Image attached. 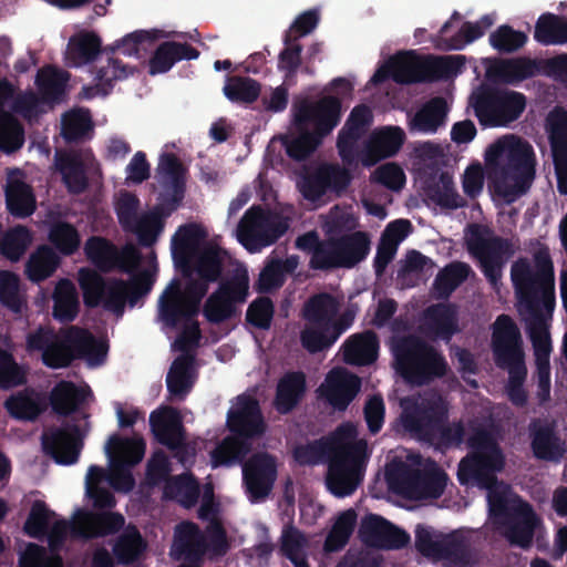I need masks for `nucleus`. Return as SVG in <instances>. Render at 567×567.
Listing matches in <instances>:
<instances>
[{
	"label": "nucleus",
	"instance_id": "43",
	"mask_svg": "<svg viewBox=\"0 0 567 567\" xmlns=\"http://www.w3.org/2000/svg\"><path fill=\"white\" fill-rule=\"evenodd\" d=\"M61 264V258L53 247L39 246L25 264V275L30 281L39 284L51 277Z\"/></svg>",
	"mask_w": 567,
	"mask_h": 567
},
{
	"label": "nucleus",
	"instance_id": "31",
	"mask_svg": "<svg viewBox=\"0 0 567 567\" xmlns=\"http://www.w3.org/2000/svg\"><path fill=\"white\" fill-rule=\"evenodd\" d=\"M306 375L301 371L287 372L278 382L275 408L280 414L290 413L306 392Z\"/></svg>",
	"mask_w": 567,
	"mask_h": 567
},
{
	"label": "nucleus",
	"instance_id": "4",
	"mask_svg": "<svg viewBox=\"0 0 567 567\" xmlns=\"http://www.w3.org/2000/svg\"><path fill=\"white\" fill-rule=\"evenodd\" d=\"M492 353L497 368L507 371L506 393L508 400L518 408L527 404L524 389L528 370L520 330L508 315H499L493 323Z\"/></svg>",
	"mask_w": 567,
	"mask_h": 567
},
{
	"label": "nucleus",
	"instance_id": "35",
	"mask_svg": "<svg viewBox=\"0 0 567 567\" xmlns=\"http://www.w3.org/2000/svg\"><path fill=\"white\" fill-rule=\"evenodd\" d=\"M343 359L349 364L368 365L378 358L379 341L373 331L349 337L343 346Z\"/></svg>",
	"mask_w": 567,
	"mask_h": 567
},
{
	"label": "nucleus",
	"instance_id": "1",
	"mask_svg": "<svg viewBox=\"0 0 567 567\" xmlns=\"http://www.w3.org/2000/svg\"><path fill=\"white\" fill-rule=\"evenodd\" d=\"M342 101L327 95L317 102L307 100L293 106L295 137H285L282 144L287 155L297 162L307 159L322 143L323 138L339 125Z\"/></svg>",
	"mask_w": 567,
	"mask_h": 567
},
{
	"label": "nucleus",
	"instance_id": "63",
	"mask_svg": "<svg viewBox=\"0 0 567 567\" xmlns=\"http://www.w3.org/2000/svg\"><path fill=\"white\" fill-rule=\"evenodd\" d=\"M24 127L11 113L0 114V151L11 154L24 144Z\"/></svg>",
	"mask_w": 567,
	"mask_h": 567
},
{
	"label": "nucleus",
	"instance_id": "50",
	"mask_svg": "<svg viewBox=\"0 0 567 567\" xmlns=\"http://www.w3.org/2000/svg\"><path fill=\"white\" fill-rule=\"evenodd\" d=\"M534 38L544 45L567 43V22L563 17L543 13L536 24Z\"/></svg>",
	"mask_w": 567,
	"mask_h": 567
},
{
	"label": "nucleus",
	"instance_id": "46",
	"mask_svg": "<svg viewBox=\"0 0 567 567\" xmlns=\"http://www.w3.org/2000/svg\"><path fill=\"white\" fill-rule=\"evenodd\" d=\"M163 217V209L154 207L152 210L142 214L132 225L126 233L136 235L138 244L142 247L148 248L156 244L158 237L164 230L165 221Z\"/></svg>",
	"mask_w": 567,
	"mask_h": 567
},
{
	"label": "nucleus",
	"instance_id": "36",
	"mask_svg": "<svg viewBox=\"0 0 567 567\" xmlns=\"http://www.w3.org/2000/svg\"><path fill=\"white\" fill-rule=\"evenodd\" d=\"M89 392L90 390L79 388L72 381L62 380L52 388L48 405H51L55 414L69 416L85 401Z\"/></svg>",
	"mask_w": 567,
	"mask_h": 567
},
{
	"label": "nucleus",
	"instance_id": "17",
	"mask_svg": "<svg viewBox=\"0 0 567 567\" xmlns=\"http://www.w3.org/2000/svg\"><path fill=\"white\" fill-rule=\"evenodd\" d=\"M543 525L532 504L520 497L511 514L497 525V529L512 545L522 549L532 547L536 530Z\"/></svg>",
	"mask_w": 567,
	"mask_h": 567
},
{
	"label": "nucleus",
	"instance_id": "32",
	"mask_svg": "<svg viewBox=\"0 0 567 567\" xmlns=\"http://www.w3.org/2000/svg\"><path fill=\"white\" fill-rule=\"evenodd\" d=\"M54 165L70 194L79 195L85 192L89 179L84 164L78 155L58 151L54 155Z\"/></svg>",
	"mask_w": 567,
	"mask_h": 567
},
{
	"label": "nucleus",
	"instance_id": "34",
	"mask_svg": "<svg viewBox=\"0 0 567 567\" xmlns=\"http://www.w3.org/2000/svg\"><path fill=\"white\" fill-rule=\"evenodd\" d=\"M124 523V516L120 513L91 512L82 517L79 534L86 539L104 537L121 530Z\"/></svg>",
	"mask_w": 567,
	"mask_h": 567
},
{
	"label": "nucleus",
	"instance_id": "7",
	"mask_svg": "<svg viewBox=\"0 0 567 567\" xmlns=\"http://www.w3.org/2000/svg\"><path fill=\"white\" fill-rule=\"evenodd\" d=\"M536 270L532 269L526 258L512 264L511 280L518 300L530 310H537L540 302L548 311L555 307L554 264L546 246L534 254Z\"/></svg>",
	"mask_w": 567,
	"mask_h": 567
},
{
	"label": "nucleus",
	"instance_id": "16",
	"mask_svg": "<svg viewBox=\"0 0 567 567\" xmlns=\"http://www.w3.org/2000/svg\"><path fill=\"white\" fill-rule=\"evenodd\" d=\"M350 172L339 164L322 163L300 174L297 186L305 199L317 202L328 193L341 195L351 183Z\"/></svg>",
	"mask_w": 567,
	"mask_h": 567
},
{
	"label": "nucleus",
	"instance_id": "12",
	"mask_svg": "<svg viewBox=\"0 0 567 567\" xmlns=\"http://www.w3.org/2000/svg\"><path fill=\"white\" fill-rule=\"evenodd\" d=\"M210 282L200 277L194 279L190 276L185 287L182 288L181 281L174 278L158 299V318L163 324L175 329L181 320L196 318Z\"/></svg>",
	"mask_w": 567,
	"mask_h": 567
},
{
	"label": "nucleus",
	"instance_id": "58",
	"mask_svg": "<svg viewBox=\"0 0 567 567\" xmlns=\"http://www.w3.org/2000/svg\"><path fill=\"white\" fill-rule=\"evenodd\" d=\"M470 266L464 262H454L441 270L433 282V288L441 299H447L452 292L467 279Z\"/></svg>",
	"mask_w": 567,
	"mask_h": 567
},
{
	"label": "nucleus",
	"instance_id": "57",
	"mask_svg": "<svg viewBox=\"0 0 567 567\" xmlns=\"http://www.w3.org/2000/svg\"><path fill=\"white\" fill-rule=\"evenodd\" d=\"M357 518L358 515L352 508L342 512L338 516L324 540L327 551H338L348 544L354 530Z\"/></svg>",
	"mask_w": 567,
	"mask_h": 567
},
{
	"label": "nucleus",
	"instance_id": "38",
	"mask_svg": "<svg viewBox=\"0 0 567 567\" xmlns=\"http://www.w3.org/2000/svg\"><path fill=\"white\" fill-rule=\"evenodd\" d=\"M340 303L328 292L311 296L303 306V318L316 327L330 330V324L339 311Z\"/></svg>",
	"mask_w": 567,
	"mask_h": 567
},
{
	"label": "nucleus",
	"instance_id": "3",
	"mask_svg": "<svg viewBox=\"0 0 567 567\" xmlns=\"http://www.w3.org/2000/svg\"><path fill=\"white\" fill-rule=\"evenodd\" d=\"M504 152L505 146L501 141L489 146L486 153L491 168L488 178L495 194L512 203L532 186L535 178V155L533 147L520 140L508 147L506 162L501 164L497 159Z\"/></svg>",
	"mask_w": 567,
	"mask_h": 567
},
{
	"label": "nucleus",
	"instance_id": "13",
	"mask_svg": "<svg viewBox=\"0 0 567 567\" xmlns=\"http://www.w3.org/2000/svg\"><path fill=\"white\" fill-rule=\"evenodd\" d=\"M471 105L482 126L501 127L519 118L526 107V97L516 91L482 86L471 96Z\"/></svg>",
	"mask_w": 567,
	"mask_h": 567
},
{
	"label": "nucleus",
	"instance_id": "48",
	"mask_svg": "<svg viewBox=\"0 0 567 567\" xmlns=\"http://www.w3.org/2000/svg\"><path fill=\"white\" fill-rule=\"evenodd\" d=\"M425 194L432 203L441 208L457 209L467 205V202L456 192L453 178L449 173H442L437 182L426 187Z\"/></svg>",
	"mask_w": 567,
	"mask_h": 567
},
{
	"label": "nucleus",
	"instance_id": "59",
	"mask_svg": "<svg viewBox=\"0 0 567 567\" xmlns=\"http://www.w3.org/2000/svg\"><path fill=\"white\" fill-rule=\"evenodd\" d=\"M49 241L60 254L73 255L80 247L81 239L78 229L68 221H55L48 235Z\"/></svg>",
	"mask_w": 567,
	"mask_h": 567
},
{
	"label": "nucleus",
	"instance_id": "25",
	"mask_svg": "<svg viewBox=\"0 0 567 567\" xmlns=\"http://www.w3.org/2000/svg\"><path fill=\"white\" fill-rule=\"evenodd\" d=\"M372 121V111L368 105L360 104L352 109L337 140V148L343 161L353 158L355 145L368 132Z\"/></svg>",
	"mask_w": 567,
	"mask_h": 567
},
{
	"label": "nucleus",
	"instance_id": "19",
	"mask_svg": "<svg viewBox=\"0 0 567 567\" xmlns=\"http://www.w3.org/2000/svg\"><path fill=\"white\" fill-rule=\"evenodd\" d=\"M226 425L231 434L258 439L265 434L267 425L257 399L239 395L236 405L227 413Z\"/></svg>",
	"mask_w": 567,
	"mask_h": 567
},
{
	"label": "nucleus",
	"instance_id": "14",
	"mask_svg": "<svg viewBox=\"0 0 567 567\" xmlns=\"http://www.w3.org/2000/svg\"><path fill=\"white\" fill-rule=\"evenodd\" d=\"M386 480L408 496L415 499L439 498L444 493L447 474L433 460H426L421 468L399 463L386 471Z\"/></svg>",
	"mask_w": 567,
	"mask_h": 567
},
{
	"label": "nucleus",
	"instance_id": "52",
	"mask_svg": "<svg viewBox=\"0 0 567 567\" xmlns=\"http://www.w3.org/2000/svg\"><path fill=\"white\" fill-rule=\"evenodd\" d=\"M145 549L146 543L140 530L132 526L117 537L113 546V554L120 564L130 565L138 560Z\"/></svg>",
	"mask_w": 567,
	"mask_h": 567
},
{
	"label": "nucleus",
	"instance_id": "30",
	"mask_svg": "<svg viewBox=\"0 0 567 567\" xmlns=\"http://www.w3.org/2000/svg\"><path fill=\"white\" fill-rule=\"evenodd\" d=\"M340 259L341 269H352L362 262L371 249V240L367 233L354 231L333 237Z\"/></svg>",
	"mask_w": 567,
	"mask_h": 567
},
{
	"label": "nucleus",
	"instance_id": "20",
	"mask_svg": "<svg viewBox=\"0 0 567 567\" xmlns=\"http://www.w3.org/2000/svg\"><path fill=\"white\" fill-rule=\"evenodd\" d=\"M41 443L43 452L62 465L76 463L82 449L76 425L50 427L43 432Z\"/></svg>",
	"mask_w": 567,
	"mask_h": 567
},
{
	"label": "nucleus",
	"instance_id": "10",
	"mask_svg": "<svg viewBox=\"0 0 567 567\" xmlns=\"http://www.w3.org/2000/svg\"><path fill=\"white\" fill-rule=\"evenodd\" d=\"M466 250L475 258L492 286H497L502 269L514 254L509 239L497 236L486 225L471 223L464 229Z\"/></svg>",
	"mask_w": 567,
	"mask_h": 567
},
{
	"label": "nucleus",
	"instance_id": "39",
	"mask_svg": "<svg viewBox=\"0 0 567 567\" xmlns=\"http://www.w3.org/2000/svg\"><path fill=\"white\" fill-rule=\"evenodd\" d=\"M69 342L75 348L79 359L85 358L92 365H100L105 361L107 342L96 339L89 330L73 326Z\"/></svg>",
	"mask_w": 567,
	"mask_h": 567
},
{
	"label": "nucleus",
	"instance_id": "61",
	"mask_svg": "<svg viewBox=\"0 0 567 567\" xmlns=\"http://www.w3.org/2000/svg\"><path fill=\"white\" fill-rule=\"evenodd\" d=\"M28 382V368L17 362L11 352L0 348V389L10 390Z\"/></svg>",
	"mask_w": 567,
	"mask_h": 567
},
{
	"label": "nucleus",
	"instance_id": "8",
	"mask_svg": "<svg viewBox=\"0 0 567 567\" xmlns=\"http://www.w3.org/2000/svg\"><path fill=\"white\" fill-rule=\"evenodd\" d=\"M473 450L463 457L457 468V480L464 486L491 489L497 483L496 473L505 467V456L493 434L476 429L467 440Z\"/></svg>",
	"mask_w": 567,
	"mask_h": 567
},
{
	"label": "nucleus",
	"instance_id": "6",
	"mask_svg": "<svg viewBox=\"0 0 567 567\" xmlns=\"http://www.w3.org/2000/svg\"><path fill=\"white\" fill-rule=\"evenodd\" d=\"M447 410L441 396L432 395L406 409L402 423L406 431L437 447L458 446L464 439L463 423L445 424Z\"/></svg>",
	"mask_w": 567,
	"mask_h": 567
},
{
	"label": "nucleus",
	"instance_id": "49",
	"mask_svg": "<svg viewBox=\"0 0 567 567\" xmlns=\"http://www.w3.org/2000/svg\"><path fill=\"white\" fill-rule=\"evenodd\" d=\"M194 272L202 279L216 282L223 272L221 249L212 243H206L200 247L195 254Z\"/></svg>",
	"mask_w": 567,
	"mask_h": 567
},
{
	"label": "nucleus",
	"instance_id": "37",
	"mask_svg": "<svg viewBox=\"0 0 567 567\" xmlns=\"http://www.w3.org/2000/svg\"><path fill=\"white\" fill-rule=\"evenodd\" d=\"M447 112V102L444 97H432L411 118L410 131L435 133L444 124Z\"/></svg>",
	"mask_w": 567,
	"mask_h": 567
},
{
	"label": "nucleus",
	"instance_id": "47",
	"mask_svg": "<svg viewBox=\"0 0 567 567\" xmlns=\"http://www.w3.org/2000/svg\"><path fill=\"white\" fill-rule=\"evenodd\" d=\"M405 141V133L399 126H386L372 133L369 151L377 158L383 159L394 156Z\"/></svg>",
	"mask_w": 567,
	"mask_h": 567
},
{
	"label": "nucleus",
	"instance_id": "44",
	"mask_svg": "<svg viewBox=\"0 0 567 567\" xmlns=\"http://www.w3.org/2000/svg\"><path fill=\"white\" fill-rule=\"evenodd\" d=\"M195 362L194 354H181L172 363L166 375L167 391L173 398L184 399L193 388L190 372Z\"/></svg>",
	"mask_w": 567,
	"mask_h": 567
},
{
	"label": "nucleus",
	"instance_id": "64",
	"mask_svg": "<svg viewBox=\"0 0 567 567\" xmlns=\"http://www.w3.org/2000/svg\"><path fill=\"white\" fill-rule=\"evenodd\" d=\"M553 154H567V110L555 107L547 116Z\"/></svg>",
	"mask_w": 567,
	"mask_h": 567
},
{
	"label": "nucleus",
	"instance_id": "22",
	"mask_svg": "<svg viewBox=\"0 0 567 567\" xmlns=\"http://www.w3.org/2000/svg\"><path fill=\"white\" fill-rule=\"evenodd\" d=\"M277 476L276 460L268 453L254 454L243 466V481L254 499L268 496Z\"/></svg>",
	"mask_w": 567,
	"mask_h": 567
},
{
	"label": "nucleus",
	"instance_id": "18",
	"mask_svg": "<svg viewBox=\"0 0 567 567\" xmlns=\"http://www.w3.org/2000/svg\"><path fill=\"white\" fill-rule=\"evenodd\" d=\"M529 449L537 461L559 464L567 454V441L555 420L533 419L528 425Z\"/></svg>",
	"mask_w": 567,
	"mask_h": 567
},
{
	"label": "nucleus",
	"instance_id": "26",
	"mask_svg": "<svg viewBox=\"0 0 567 567\" xmlns=\"http://www.w3.org/2000/svg\"><path fill=\"white\" fill-rule=\"evenodd\" d=\"M150 426L155 440L163 446H175L186 436V429L179 411L173 406H163L150 415Z\"/></svg>",
	"mask_w": 567,
	"mask_h": 567
},
{
	"label": "nucleus",
	"instance_id": "54",
	"mask_svg": "<svg viewBox=\"0 0 567 567\" xmlns=\"http://www.w3.org/2000/svg\"><path fill=\"white\" fill-rule=\"evenodd\" d=\"M0 305L16 315L27 306L20 277L10 270H0Z\"/></svg>",
	"mask_w": 567,
	"mask_h": 567
},
{
	"label": "nucleus",
	"instance_id": "28",
	"mask_svg": "<svg viewBox=\"0 0 567 567\" xmlns=\"http://www.w3.org/2000/svg\"><path fill=\"white\" fill-rule=\"evenodd\" d=\"M4 408L18 421H35L48 409V398L28 386L11 394L4 401Z\"/></svg>",
	"mask_w": 567,
	"mask_h": 567
},
{
	"label": "nucleus",
	"instance_id": "27",
	"mask_svg": "<svg viewBox=\"0 0 567 567\" xmlns=\"http://www.w3.org/2000/svg\"><path fill=\"white\" fill-rule=\"evenodd\" d=\"M493 23V17L485 14L476 22H464L456 34L451 38H446L445 34L451 28V22L446 21L441 27L439 34L434 40L435 48L442 51L462 50L466 44L483 37L485 31L489 29Z\"/></svg>",
	"mask_w": 567,
	"mask_h": 567
},
{
	"label": "nucleus",
	"instance_id": "60",
	"mask_svg": "<svg viewBox=\"0 0 567 567\" xmlns=\"http://www.w3.org/2000/svg\"><path fill=\"white\" fill-rule=\"evenodd\" d=\"M86 258L101 271L112 270L113 258L116 254V246L109 239L101 236L90 237L84 245Z\"/></svg>",
	"mask_w": 567,
	"mask_h": 567
},
{
	"label": "nucleus",
	"instance_id": "11",
	"mask_svg": "<svg viewBox=\"0 0 567 567\" xmlns=\"http://www.w3.org/2000/svg\"><path fill=\"white\" fill-rule=\"evenodd\" d=\"M368 445L363 440L337 442L328 465L326 484L338 497L351 495L361 481L368 460Z\"/></svg>",
	"mask_w": 567,
	"mask_h": 567
},
{
	"label": "nucleus",
	"instance_id": "23",
	"mask_svg": "<svg viewBox=\"0 0 567 567\" xmlns=\"http://www.w3.org/2000/svg\"><path fill=\"white\" fill-rule=\"evenodd\" d=\"M391 78L399 84L430 83L433 80L432 56H420L415 51H403L389 61Z\"/></svg>",
	"mask_w": 567,
	"mask_h": 567
},
{
	"label": "nucleus",
	"instance_id": "41",
	"mask_svg": "<svg viewBox=\"0 0 567 567\" xmlns=\"http://www.w3.org/2000/svg\"><path fill=\"white\" fill-rule=\"evenodd\" d=\"M251 441L238 434L224 437L212 452L213 466H230L244 462L252 449Z\"/></svg>",
	"mask_w": 567,
	"mask_h": 567
},
{
	"label": "nucleus",
	"instance_id": "15",
	"mask_svg": "<svg viewBox=\"0 0 567 567\" xmlns=\"http://www.w3.org/2000/svg\"><path fill=\"white\" fill-rule=\"evenodd\" d=\"M288 229L287 221L260 205L248 208L237 225L238 241L250 252L274 245Z\"/></svg>",
	"mask_w": 567,
	"mask_h": 567
},
{
	"label": "nucleus",
	"instance_id": "45",
	"mask_svg": "<svg viewBox=\"0 0 567 567\" xmlns=\"http://www.w3.org/2000/svg\"><path fill=\"white\" fill-rule=\"evenodd\" d=\"M101 39L94 32H80L72 35L68 43V59L73 66L93 62L101 52Z\"/></svg>",
	"mask_w": 567,
	"mask_h": 567
},
{
	"label": "nucleus",
	"instance_id": "55",
	"mask_svg": "<svg viewBox=\"0 0 567 567\" xmlns=\"http://www.w3.org/2000/svg\"><path fill=\"white\" fill-rule=\"evenodd\" d=\"M73 330L70 327L63 334L62 339L56 334L52 344L44 351L42 362L51 369L68 368L78 358L75 348L69 342V337Z\"/></svg>",
	"mask_w": 567,
	"mask_h": 567
},
{
	"label": "nucleus",
	"instance_id": "21",
	"mask_svg": "<svg viewBox=\"0 0 567 567\" xmlns=\"http://www.w3.org/2000/svg\"><path fill=\"white\" fill-rule=\"evenodd\" d=\"M361 389V379L344 368H333L318 391L334 410L344 411Z\"/></svg>",
	"mask_w": 567,
	"mask_h": 567
},
{
	"label": "nucleus",
	"instance_id": "9",
	"mask_svg": "<svg viewBox=\"0 0 567 567\" xmlns=\"http://www.w3.org/2000/svg\"><path fill=\"white\" fill-rule=\"evenodd\" d=\"M228 549L227 534L220 522H210L204 533L196 523L186 520L175 527L171 554L178 560L198 564L207 554L210 558L223 557Z\"/></svg>",
	"mask_w": 567,
	"mask_h": 567
},
{
	"label": "nucleus",
	"instance_id": "40",
	"mask_svg": "<svg viewBox=\"0 0 567 567\" xmlns=\"http://www.w3.org/2000/svg\"><path fill=\"white\" fill-rule=\"evenodd\" d=\"M69 80V72L47 65L38 71L35 84L44 102L60 103L65 96Z\"/></svg>",
	"mask_w": 567,
	"mask_h": 567
},
{
	"label": "nucleus",
	"instance_id": "33",
	"mask_svg": "<svg viewBox=\"0 0 567 567\" xmlns=\"http://www.w3.org/2000/svg\"><path fill=\"white\" fill-rule=\"evenodd\" d=\"M6 207L16 218H27L37 208V199L31 185L17 178L8 179L4 187Z\"/></svg>",
	"mask_w": 567,
	"mask_h": 567
},
{
	"label": "nucleus",
	"instance_id": "5",
	"mask_svg": "<svg viewBox=\"0 0 567 567\" xmlns=\"http://www.w3.org/2000/svg\"><path fill=\"white\" fill-rule=\"evenodd\" d=\"M390 348L396 372L411 385H427L449 370L444 355L415 334L393 336Z\"/></svg>",
	"mask_w": 567,
	"mask_h": 567
},
{
	"label": "nucleus",
	"instance_id": "42",
	"mask_svg": "<svg viewBox=\"0 0 567 567\" xmlns=\"http://www.w3.org/2000/svg\"><path fill=\"white\" fill-rule=\"evenodd\" d=\"M53 317L63 323L72 322L79 315L80 301L74 284L70 279H61L55 286L53 296Z\"/></svg>",
	"mask_w": 567,
	"mask_h": 567
},
{
	"label": "nucleus",
	"instance_id": "51",
	"mask_svg": "<svg viewBox=\"0 0 567 567\" xmlns=\"http://www.w3.org/2000/svg\"><path fill=\"white\" fill-rule=\"evenodd\" d=\"M433 559L447 560L457 566H466L470 561L466 539L455 533L440 534L439 545Z\"/></svg>",
	"mask_w": 567,
	"mask_h": 567
},
{
	"label": "nucleus",
	"instance_id": "29",
	"mask_svg": "<svg viewBox=\"0 0 567 567\" xmlns=\"http://www.w3.org/2000/svg\"><path fill=\"white\" fill-rule=\"evenodd\" d=\"M427 331L435 338L450 341L458 332L457 310L453 303H436L424 311Z\"/></svg>",
	"mask_w": 567,
	"mask_h": 567
},
{
	"label": "nucleus",
	"instance_id": "56",
	"mask_svg": "<svg viewBox=\"0 0 567 567\" xmlns=\"http://www.w3.org/2000/svg\"><path fill=\"white\" fill-rule=\"evenodd\" d=\"M145 446V442L142 437L128 439L113 434L107 441L106 453L112 457L113 453L117 452L121 455L117 462L134 466L143 460Z\"/></svg>",
	"mask_w": 567,
	"mask_h": 567
},
{
	"label": "nucleus",
	"instance_id": "53",
	"mask_svg": "<svg viewBox=\"0 0 567 567\" xmlns=\"http://www.w3.org/2000/svg\"><path fill=\"white\" fill-rule=\"evenodd\" d=\"M198 482L187 474L174 476L166 482L164 495L169 498H176L185 508L194 507L199 498Z\"/></svg>",
	"mask_w": 567,
	"mask_h": 567
},
{
	"label": "nucleus",
	"instance_id": "2",
	"mask_svg": "<svg viewBox=\"0 0 567 567\" xmlns=\"http://www.w3.org/2000/svg\"><path fill=\"white\" fill-rule=\"evenodd\" d=\"M78 281L87 308L103 306L105 310L120 317L124 313L126 302L134 307L141 298L151 292L155 278L147 269L125 281L118 278L105 279L93 269L81 268Z\"/></svg>",
	"mask_w": 567,
	"mask_h": 567
},
{
	"label": "nucleus",
	"instance_id": "62",
	"mask_svg": "<svg viewBox=\"0 0 567 567\" xmlns=\"http://www.w3.org/2000/svg\"><path fill=\"white\" fill-rule=\"evenodd\" d=\"M223 91L231 102L250 104L259 97L261 86L251 78L235 75L228 78Z\"/></svg>",
	"mask_w": 567,
	"mask_h": 567
},
{
	"label": "nucleus",
	"instance_id": "24",
	"mask_svg": "<svg viewBox=\"0 0 567 567\" xmlns=\"http://www.w3.org/2000/svg\"><path fill=\"white\" fill-rule=\"evenodd\" d=\"M206 237L204 228L190 223L178 227L172 238V256L175 267L181 270L183 277L193 275L195 254L199 250V244Z\"/></svg>",
	"mask_w": 567,
	"mask_h": 567
}]
</instances>
